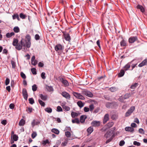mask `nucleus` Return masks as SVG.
Listing matches in <instances>:
<instances>
[{"label":"nucleus","instance_id":"f257e3e1","mask_svg":"<svg viewBox=\"0 0 147 147\" xmlns=\"http://www.w3.org/2000/svg\"><path fill=\"white\" fill-rule=\"evenodd\" d=\"M26 39L22 38L20 41V44L19 46H17L16 49L20 50L22 49L23 47H24L29 48L30 47V36L28 34H27L25 37Z\"/></svg>","mask_w":147,"mask_h":147},{"label":"nucleus","instance_id":"f03ea898","mask_svg":"<svg viewBox=\"0 0 147 147\" xmlns=\"http://www.w3.org/2000/svg\"><path fill=\"white\" fill-rule=\"evenodd\" d=\"M135 109V107L134 106H132L130 107L125 114V117H127L130 116L133 112Z\"/></svg>","mask_w":147,"mask_h":147},{"label":"nucleus","instance_id":"7ed1b4c3","mask_svg":"<svg viewBox=\"0 0 147 147\" xmlns=\"http://www.w3.org/2000/svg\"><path fill=\"white\" fill-rule=\"evenodd\" d=\"M73 94L77 98L82 100H84L85 99L84 97L80 93L74 92Z\"/></svg>","mask_w":147,"mask_h":147},{"label":"nucleus","instance_id":"20e7f679","mask_svg":"<svg viewBox=\"0 0 147 147\" xmlns=\"http://www.w3.org/2000/svg\"><path fill=\"white\" fill-rule=\"evenodd\" d=\"M55 50L56 51L62 52L64 49V47L61 44H58L55 47Z\"/></svg>","mask_w":147,"mask_h":147},{"label":"nucleus","instance_id":"39448f33","mask_svg":"<svg viewBox=\"0 0 147 147\" xmlns=\"http://www.w3.org/2000/svg\"><path fill=\"white\" fill-rule=\"evenodd\" d=\"M113 132L109 130L107 131L105 135V137L106 138H113Z\"/></svg>","mask_w":147,"mask_h":147},{"label":"nucleus","instance_id":"423d86ee","mask_svg":"<svg viewBox=\"0 0 147 147\" xmlns=\"http://www.w3.org/2000/svg\"><path fill=\"white\" fill-rule=\"evenodd\" d=\"M82 93L83 94L89 97H92L93 96V94L90 92L88 90H84L83 91Z\"/></svg>","mask_w":147,"mask_h":147},{"label":"nucleus","instance_id":"0eeeda50","mask_svg":"<svg viewBox=\"0 0 147 147\" xmlns=\"http://www.w3.org/2000/svg\"><path fill=\"white\" fill-rule=\"evenodd\" d=\"M61 95L66 99H69L70 98V94L65 91L62 92L61 93Z\"/></svg>","mask_w":147,"mask_h":147},{"label":"nucleus","instance_id":"6e6552de","mask_svg":"<svg viewBox=\"0 0 147 147\" xmlns=\"http://www.w3.org/2000/svg\"><path fill=\"white\" fill-rule=\"evenodd\" d=\"M100 124V121H93L91 123V125L94 127H97L99 126Z\"/></svg>","mask_w":147,"mask_h":147},{"label":"nucleus","instance_id":"1a4fd4ad","mask_svg":"<svg viewBox=\"0 0 147 147\" xmlns=\"http://www.w3.org/2000/svg\"><path fill=\"white\" fill-rule=\"evenodd\" d=\"M22 95L24 99L27 100L28 97V94L27 90L25 88H23L22 91Z\"/></svg>","mask_w":147,"mask_h":147},{"label":"nucleus","instance_id":"9d476101","mask_svg":"<svg viewBox=\"0 0 147 147\" xmlns=\"http://www.w3.org/2000/svg\"><path fill=\"white\" fill-rule=\"evenodd\" d=\"M63 36L65 39L67 41H70L71 38L69 35L68 33L65 32H63Z\"/></svg>","mask_w":147,"mask_h":147},{"label":"nucleus","instance_id":"9b49d317","mask_svg":"<svg viewBox=\"0 0 147 147\" xmlns=\"http://www.w3.org/2000/svg\"><path fill=\"white\" fill-rule=\"evenodd\" d=\"M40 123L39 121L34 119L31 122V125L32 127H34L35 125H37Z\"/></svg>","mask_w":147,"mask_h":147},{"label":"nucleus","instance_id":"f8f14e48","mask_svg":"<svg viewBox=\"0 0 147 147\" xmlns=\"http://www.w3.org/2000/svg\"><path fill=\"white\" fill-rule=\"evenodd\" d=\"M109 115L108 114H106L104 116V119H103V123L104 124L105 123L107 122L109 120Z\"/></svg>","mask_w":147,"mask_h":147},{"label":"nucleus","instance_id":"ddd939ff","mask_svg":"<svg viewBox=\"0 0 147 147\" xmlns=\"http://www.w3.org/2000/svg\"><path fill=\"white\" fill-rule=\"evenodd\" d=\"M146 65H147V59L144 60L141 63L139 64L138 66L139 67H141Z\"/></svg>","mask_w":147,"mask_h":147},{"label":"nucleus","instance_id":"4468645a","mask_svg":"<svg viewBox=\"0 0 147 147\" xmlns=\"http://www.w3.org/2000/svg\"><path fill=\"white\" fill-rule=\"evenodd\" d=\"M125 130L127 131H129L131 133H133L134 130V129L130 127H127L125 128Z\"/></svg>","mask_w":147,"mask_h":147},{"label":"nucleus","instance_id":"2eb2a0df","mask_svg":"<svg viewBox=\"0 0 147 147\" xmlns=\"http://www.w3.org/2000/svg\"><path fill=\"white\" fill-rule=\"evenodd\" d=\"M137 38L136 36L130 37L129 38V42L130 43H133L137 40Z\"/></svg>","mask_w":147,"mask_h":147},{"label":"nucleus","instance_id":"dca6fc26","mask_svg":"<svg viewBox=\"0 0 147 147\" xmlns=\"http://www.w3.org/2000/svg\"><path fill=\"white\" fill-rule=\"evenodd\" d=\"M87 117L86 115H81L80 117V122L82 123H84Z\"/></svg>","mask_w":147,"mask_h":147},{"label":"nucleus","instance_id":"f3484780","mask_svg":"<svg viewBox=\"0 0 147 147\" xmlns=\"http://www.w3.org/2000/svg\"><path fill=\"white\" fill-rule=\"evenodd\" d=\"M39 96L41 99L43 100H46L47 99V95H44L42 94H39Z\"/></svg>","mask_w":147,"mask_h":147},{"label":"nucleus","instance_id":"a211bd4d","mask_svg":"<svg viewBox=\"0 0 147 147\" xmlns=\"http://www.w3.org/2000/svg\"><path fill=\"white\" fill-rule=\"evenodd\" d=\"M131 62L128 63L124 67V70L125 71H127L130 68L131 66Z\"/></svg>","mask_w":147,"mask_h":147},{"label":"nucleus","instance_id":"6ab92c4d","mask_svg":"<svg viewBox=\"0 0 147 147\" xmlns=\"http://www.w3.org/2000/svg\"><path fill=\"white\" fill-rule=\"evenodd\" d=\"M18 40L17 39H14L13 42V46H16V49L17 46H19V44H18Z\"/></svg>","mask_w":147,"mask_h":147},{"label":"nucleus","instance_id":"aec40b11","mask_svg":"<svg viewBox=\"0 0 147 147\" xmlns=\"http://www.w3.org/2000/svg\"><path fill=\"white\" fill-rule=\"evenodd\" d=\"M46 88L49 92H53V88L51 86H49L48 85H46Z\"/></svg>","mask_w":147,"mask_h":147},{"label":"nucleus","instance_id":"412c9836","mask_svg":"<svg viewBox=\"0 0 147 147\" xmlns=\"http://www.w3.org/2000/svg\"><path fill=\"white\" fill-rule=\"evenodd\" d=\"M93 131V128L91 127H89L87 129V131L89 134H90Z\"/></svg>","mask_w":147,"mask_h":147},{"label":"nucleus","instance_id":"4be33fe9","mask_svg":"<svg viewBox=\"0 0 147 147\" xmlns=\"http://www.w3.org/2000/svg\"><path fill=\"white\" fill-rule=\"evenodd\" d=\"M79 113L75 112H72L71 115L72 118H75L77 117L79 115Z\"/></svg>","mask_w":147,"mask_h":147},{"label":"nucleus","instance_id":"5701e85b","mask_svg":"<svg viewBox=\"0 0 147 147\" xmlns=\"http://www.w3.org/2000/svg\"><path fill=\"white\" fill-rule=\"evenodd\" d=\"M120 45L121 47L126 46L127 45L126 41L124 40H122L120 42Z\"/></svg>","mask_w":147,"mask_h":147},{"label":"nucleus","instance_id":"b1692460","mask_svg":"<svg viewBox=\"0 0 147 147\" xmlns=\"http://www.w3.org/2000/svg\"><path fill=\"white\" fill-rule=\"evenodd\" d=\"M25 121L24 119H22L20 121L19 123V125L20 126L24 125L25 124Z\"/></svg>","mask_w":147,"mask_h":147},{"label":"nucleus","instance_id":"393cba45","mask_svg":"<svg viewBox=\"0 0 147 147\" xmlns=\"http://www.w3.org/2000/svg\"><path fill=\"white\" fill-rule=\"evenodd\" d=\"M45 111L48 113H50L52 112V109L50 107H47L45 109Z\"/></svg>","mask_w":147,"mask_h":147},{"label":"nucleus","instance_id":"a878e982","mask_svg":"<svg viewBox=\"0 0 147 147\" xmlns=\"http://www.w3.org/2000/svg\"><path fill=\"white\" fill-rule=\"evenodd\" d=\"M14 34H15L13 32H11L10 33H7L6 34V36L7 38H10Z\"/></svg>","mask_w":147,"mask_h":147},{"label":"nucleus","instance_id":"bb28decb","mask_svg":"<svg viewBox=\"0 0 147 147\" xmlns=\"http://www.w3.org/2000/svg\"><path fill=\"white\" fill-rule=\"evenodd\" d=\"M12 17L13 20H15L16 18H17L18 20H20L19 15L18 14H14L12 16Z\"/></svg>","mask_w":147,"mask_h":147},{"label":"nucleus","instance_id":"cd10ccee","mask_svg":"<svg viewBox=\"0 0 147 147\" xmlns=\"http://www.w3.org/2000/svg\"><path fill=\"white\" fill-rule=\"evenodd\" d=\"M51 131L57 134H59V131L56 129H52Z\"/></svg>","mask_w":147,"mask_h":147},{"label":"nucleus","instance_id":"c85d7f7f","mask_svg":"<svg viewBox=\"0 0 147 147\" xmlns=\"http://www.w3.org/2000/svg\"><path fill=\"white\" fill-rule=\"evenodd\" d=\"M77 104L80 108H82L84 106V104L81 101H78Z\"/></svg>","mask_w":147,"mask_h":147},{"label":"nucleus","instance_id":"c756f323","mask_svg":"<svg viewBox=\"0 0 147 147\" xmlns=\"http://www.w3.org/2000/svg\"><path fill=\"white\" fill-rule=\"evenodd\" d=\"M138 85V83H135L131 85L130 87V88L132 89H134L136 88Z\"/></svg>","mask_w":147,"mask_h":147},{"label":"nucleus","instance_id":"7c9ffc66","mask_svg":"<svg viewBox=\"0 0 147 147\" xmlns=\"http://www.w3.org/2000/svg\"><path fill=\"white\" fill-rule=\"evenodd\" d=\"M72 122L73 123H76L79 124L80 123V121L78 119H76L72 120Z\"/></svg>","mask_w":147,"mask_h":147},{"label":"nucleus","instance_id":"2f4dec72","mask_svg":"<svg viewBox=\"0 0 147 147\" xmlns=\"http://www.w3.org/2000/svg\"><path fill=\"white\" fill-rule=\"evenodd\" d=\"M14 31L16 33H18L20 31V29L18 26H16L13 29Z\"/></svg>","mask_w":147,"mask_h":147},{"label":"nucleus","instance_id":"473e14b6","mask_svg":"<svg viewBox=\"0 0 147 147\" xmlns=\"http://www.w3.org/2000/svg\"><path fill=\"white\" fill-rule=\"evenodd\" d=\"M12 137L14 141H16L18 140V137L17 135L16 134L13 135Z\"/></svg>","mask_w":147,"mask_h":147},{"label":"nucleus","instance_id":"72a5a7b5","mask_svg":"<svg viewBox=\"0 0 147 147\" xmlns=\"http://www.w3.org/2000/svg\"><path fill=\"white\" fill-rule=\"evenodd\" d=\"M137 7L138 8L140 9L141 11L142 12H143L144 11V9L143 7L142 6H141V5H138L137 6Z\"/></svg>","mask_w":147,"mask_h":147},{"label":"nucleus","instance_id":"f704fd0d","mask_svg":"<svg viewBox=\"0 0 147 147\" xmlns=\"http://www.w3.org/2000/svg\"><path fill=\"white\" fill-rule=\"evenodd\" d=\"M125 73L124 70H121L119 74V76L120 77L123 76Z\"/></svg>","mask_w":147,"mask_h":147},{"label":"nucleus","instance_id":"c9c22d12","mask_svg":"<svg viewBox=\"0 0 147 147\" xmlns=\"http://www.w3.org/2000/svg\"><path fill=\"white\" fill-rule=\"evenodd\" d=\"M63 83L65 86H67L69 85V84L67 81L66 80L63 79H62V81Z\"/></svg>","mask_w":147,"mask_h":147},{"label":"nucleus","instance_id":"e433bc0d","mask_svg":"<svg viewBox=\"0 0 147 147\" xmlns=\"http://www.w3.org/2000/svg\"><path fill=\"white\" fill-rule=\"evenodd\" d=\"M130 96H131V94H129V93L126 94H125L123 96V97L124 99L125 100V99H126L130 97Z\"/></svg>","mask_w":147,"mask_h":147},{"label":"nucleus","instance_id":"4c0bfd02","mask_svg":"<svg viewBox=\"0 0 147 147\" xmlns=\"http://www.w3.org/2000/svg\"><path fill=\"white\" fill-rule=\"evenodd\" d=\"M33 109L31 107H28L27 108L26 111L28 113H31Z\"/></svg>","mask_w":147,"mask_h":147},{"label":"nucleus","instance_id":"58836bf2","mask_svg":"<svg viewBox=\"0 0 147 147\" xmlns=\"http://www.w3.org/2000/svg\"><path fill=\"white\" fill-rule=\"evenodd\" d=\"M113 124L114 123L113 122H111L107 123V125L108 127L110 128L112 126Z\"/></svg>","mask_w":147,"mask_h":147},{"label":"nucleus","instance_id":"ea45409f","mask_svg":"<svg viewBox=\"0 0 147 147\" xmlns=\"http://www.w3.org/2000/svg\"><path fill=\"white\" fill-rule=\"evenodd\" d=\"M117 88L115 87H111L109 89V90L112 92H114L117 91Z\"/></svg>","mask_w":147,"mask_h":147},{"label":"nucleus","instance_id":"a19ab883","mask_svg":"<svg viewBox=\"0 0 147 147\" xmlns=\"http://www.w3.org/2000/svg\"><path fill=\"white\" fill-rule=\"evenodd\" d=\"M31 71L34 75H36V69L35 68H33L31 69Z\"/></svg>","mask_w":147,"mask_h":147},{"label":"nucleus","instance_id":"79ce46f5","mask_svg":"<svg viewBox=\"0 0 147 147\" xmlns=\"http://www.w3.org/2000/svg\"><path fill=\"white\" fill-rule=\"evenodd\" d=\"M38 102L40 105L42 107L45 106V102L40 100H38Z\"/></svg>","mask_w":147,"mask_h":147},{"label":"nucleus","instance_id":"37998d69","mask_svg":"<svg viewBox=\"0 0 147 147\" xmlns=\"http://www.w3.org/2000/svg\"><path fill=\"white\" fill-rule=\"evenodd\" d=\"M49 142L48 140H44L42 141V145H45L47 144H49Z\"/></svg>","mask_w":147,"mask_h":147},{"label":"nucleus","instance_id":"c03bdc74","mask_svg":"<svg viewBox=\"0 0 147 147\" xmlns=\"http://www.w3.org/2000/svg\"><path fill=\"white\" fill-rule=\"evenodd\" d=\"M65 135L66 137L69 138L71 134L69 132L67 131L65 132Z\"/></svg>","mask_w":147,"mask_h":147},{"label":"nucleus","instance_id":"a18cd8bd","mask_svg":"<svg viewBox=\"0 0 147 147\" xmlns=\"http://www.w3.org/2000/svg\"><path fill=\"white\" fill-rule=\"evenodd\" d=\"M37 87L36 84H34L32 86V90L34 92H35L37 90Z\"/></svg>","mask_w":147,"mask_h":147},{"label":"nucleus","instance_id":"49530a36","mask_svg":"<svg viewBox=\"0 0 147 147\" xmlns=\"http://www.w3.org/2000/svg\"><path fill=\"white\" fill-rule=\"evenodd\" d=\"M89 109L90 111L92 112L94 108V106L93 105L91 104L89 106Z\"/></svg>","mask_w":147,"mask_h":147},{"label":"nucleus","instance_id":"de8ad7c7","mask_svg":"<svg viewBox=\"0 0 147 147\" xmlns=\"http://www.w3.org/2000/svg\"><path fill=\"white\" fill-rule=\"evenodd\" d=\"M29 103L31 104H33L34 103V99L32 98H30L28 99Z\"/></svg>","mask_w":147,"mask_h":147},{"label":"nucleus","instance_id":"09e8293b","mask_svg":"<svg viewBox=\"0 0 147 147\" xmlns=\"http://www.w3.org/2000/svg\"><path fill=\"white\" fill-rule=\"evenodd\" d=\"M37 135V134L36 132H33L31 135L32 138L34 139L36 136Z\"/></svg>","mask_w":147,"mask_h":147},{"label":"nucleus","instance_id":"8fccbe9b","mask_svg":"<svg viewBox=\"0 0 147 147\" xmlns=\"http://www.w3.org/2000/svg\"><path fill=\"white\" fill-rule=\"evenodd\" d=\"M133 144L134 145L137 146H139L140 145V143L136 141H134L133 142Z\"/></svg>","mask_w":147,"mask_h":147},{"label":"nucleus","instance_id":"3c124183","mask_svg":"<svg viewBox=\"0 0 147 147\" xmlns=\"http://www.w3.org/2000/svg\"><path fill=\"white\" fill-rule=\"evenodd\" d=\"M20 16L21 18L22 19H24L26 17V15L22 13L20 14Z\"/></svg>","mask_w":147,"mask_h":147},{"label":"nucleus","instance_id":"603ef678","mask_svg":"<svg viewBox=\"0 0 147 147\" xmlns=\"http://www.w3.org/2000/svg\"><path fill=\"white\" fill-rule=\"evenodd\" d=\"M10 80L9 79L7 78L5 81V85L6 86L9 83Z\"/></svg>","mask_w":147,"mask_h":147},{"label":"nucleus","instance_id":"864d4df0","mask_svg":"<svg viewBox=\"0 0 147 147\" xmlns=\"http://www.w3.org/2000/svg\"><path fill=\"white\" fill-rule=\"evenodd\" d=\"M63 109H65V111H68L69 110L70 108L69 107L67 106H64L63 108Z\"/></svg>","mask_w":147,"mask_h":147},{"label":"nucleus","instance_id":"5fc2aeb1","mask_svg":"<svg viewBox=\"0 0 147 147\" xmlns=\"http://www.w3.org/2000/svg\"><path fill=\"white\" fill-rule=\"evenodd\" d=\"M57 111L58 112L62 111V109L60 106H58L57 107Z\"/></svg>","mask_w":147,"mask_h":147},{"label":"nucleus","instance_id":"6e6d98bb","mask_svg":"<svg viewBox=\"0 0 147 147\" xmlns=\"http://www.w3.org/2000/svg\"><path fill=\"white\" fill-rule=\"evenodd\" d=\"M67 141H64L62 143L61 145L62 146H64L67 145Z\"/></svg>","mask_w":147,"mask_h":147},{"label":"nucleus","instance_id":"4d7b16f0","mask_svg":"<svg viewBox=\"0 0 147 147\" xmlns=\"http://www.w3.org/2000/svg\"><path fill=\"white\" fill-rule=\"evenodd\" d=\"M99 110H100V108L99 107H97L95 109V110L94 111L93 113H97L99 112Z\"/></svg>","mask_w":147,"mask_h":147},{"label":"nucleus","instance_id":"13d9d810","mask_svg":"<svg viewBox=\"0 0 147 147\" xmlns=\"http://www.w3.org/2000/svg\"><path fill=\"white\" fill-rule=\"evenodd\" d=\"M118 100L119 101L121 102H123L124 99L123 96H121L118 99Z\"/></svg>","mask_w":147,"mask_h":147},{"label":"nucleus","instance_id":"bf43d9fd","mask_svg":"<svg viewBox=\"0 0 147 147\" xmlns=\"http://www.w3.org/2000/svg\"><path fill=\"white\" fill-rule=\"evenodd\" d=\"M20 75L22 77L23 79H25L26 78V77L25 75L23 72H21V73Z\"/></svg>","mask_w":147,"mask_h":147},{"label":"nucleus","instance_id":"052dcab7","mask_svg":"<svg viewBox=\"0 0 147 147\" xmlns=\"http://www.w3.org/2000/svg\"><path fill=\"white\" fill-rule=\"evenodd\" d=\"M31 64L34 65H35L37 63V61L36 60L31 61Z\"/></svg>","mask_w":147,"mask_h":147},{"label":"nucleus","instance_id":"680f3d73","mask_svg":"<svg viewBox=\"0 0 147 147\" xmlns=\"http://www.w3.org/2000/svg\"><path fill=\"white\" fill-rule=\"evenodd\" d=\"M11 64L12 65V67L15 68L16 67V63L13 61H11Z\"/></svg>","mask_w":147,"mask_h":147},{"label":"nucleus","instance_id":"e2e57ef3","mask_svg":"<svg viewBox=\"0 0 147 147\" xmlns=\"http://www.w3.org/2000/svg\"><path fill=\"white\" fill-rule=\"evenodd\" d=\"M45 72H42L41 74V78L43 79H45L46 78V77L45 76Z\"/></svg>","mask_w":147,"mask_h":147},{"label":"nucleus","instance_id":"0e129e2a","mask_svg":"<svg viewBox=\"0 0 147 147\" xmlns=\"http://www.w3.org/2000/svg\"><path fill=\"white\" fill-rule=\"evenodd\" d=\"M84 110L85 112H88L90 110L89 108L86 107H85L84 108Z\"/></svg>","mask_w":147,"mask_h":147},{"label":"nucleus","instance_id":"69168bd1","mask_svg":"<svg viewBox=\"0 0 147 147\" xmlns=\"http://www.w3.org/2000/svg\"><path fill=\"white\" fill-rule=\"evenodd\" d=\"M111 118L113 120H115L117 118V116L115 114L111 116Z\"/></svg>","mask_w":147,"mask_h":147},{"label":"nucleus","instance_id":"338daca9","mask_svg":"<svg viewBox=\"0 0 147 147\" xmlns=\"http://www.w3.org/2000/svg\"><path fill=\"white\" fill-rule=\"evenodd\" d=\"M125 143V142L124 141L122 140L120 142L119 145L120 146H123L124 144Z\"/></svg>","mask_w":147,"mask_h":147},{"label":"nucleus","instance_id":"774afa93","mask_svg":"<svg viewBox=\"0 0 147 147\" xmlns=\"http://www.w3.org/2000/svg\"><path fill=\"white\" fill-rule=\"evenodd\" d=\"M35 38L36 40H38L40 38V36L38 34H36L35 36Z\"/></svg>","mask_w":147,"mask_h":147}]
</instances>
